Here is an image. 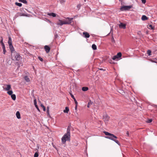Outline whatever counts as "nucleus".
Returning a JSON list of instances; mask_svg holds the SVG:
<instances>
[{
	"mask_svg": "<svg viewBox=\"0 0 157 157\" xmlns=\"http://www.w3.org/2000/svg\"><path fill=\"white\" fill-rule=\"evenodd\" d=\"M103 132L105 135L107 136L105 137L106 138L113 140L118 145H120V143L118 141L115 139L117 138V137L116 136H115L113 134L105 131H104Z\"/></svg>",
	"mask_w": 157,
	"mask_h": 157,
	"instance_id": "obj_1",
	"label": "nucleus"
},
{
	"mask_svg": "<svg viewBox=\"0 0 157 157\" xmlns=\"http://www.w3.org/2000/svg\"><path fill=\"white\" fill-rule=\"evenodd\" d=\"M71 135L65 133L62 138V142L63 144H65L67 141H70Z\"/></svg>",
	"mask_w": 157,
	"mask_h": 157,
	"instance_id": "obj_2",
	"label": "nucleus"
},
{
	"mask_svg": "<svg viewBox=\"0 0 157 157\" xmlns=\"http://www.w3.org/2000/svg\"><path fill=\"white\" fill-rule=\"evenodd\" d=\"M132 8V6H123L121 7L120 10L121 11L129 10Z\"/></svg>",
	"mask_w": 157,
	"mask_h": 157,
	"instance_id": "obj_3",
	"label": "nucleus"
},
{
	"mask_svg": "<svg viewBox=\"0 0 157 157\" xmlns=\"http://www.w3.org/2000/svg\"><path fill=\"white\" fill-rule=\"evenodd\" d=\"M13 56L14 57L15 59L16 60L19 61L21 59V57L20 54L16 52H13Z\"/></svg>",
	"mask_w": 157,
	"mask_h": 157,
	"instance_id": "obj_4",
	"label": "nucleus"
},
{
	"mask_svg": "<svg viewBox=\"0 0 157 157\" xmlns=\"http://www.w3.org/2000/svg\"><path fill=\"white\" fill-rule=\"evenodd\" d=\"M122 54L120 52H118L117 53L116 55L113 56L112 59L113 60H115L117 61L118 60V58L121 56Z\"/></svg>",
	"mask_w": 157,
	"mask_h": 157,
	"instance_id": "obj_5",
	"label": "nucleus"
},
{
	"mask_svg": "<svg viewBox=\"0 0 157 157\" xmlns=\"http://www.w3.org/2000/svg\"><path fill=\"white\" fill-rule=\"evenodd\" d=\"M109 117L107 114H104L103 116V119L104 121L106 123L109 121Z\"/></svg>",
	"mask_w": 157,
	"mask_h": 157,
	"instance_id": "obj_6",
	"label": "nucleus"
},
{
	"mask_svg": "<svg viewBox=\"0 0 157 157\" xmlns=\"http://www.w3.org/2000/svg\"><path fill=\"white\" fill-rule=\"evenodd\" d=\"M68 20H66V21H64V23H67L65 24H69L71 23V21L73 19V18H67Z\"/></svg>",
	"mask_w": 157,
	"mask_h": 157,
	"instance_id": "obj_7",
	"label": "nucleus"
},
{
	"mask_svg": "<svg viewBox=\"0 0 157 157\" xmlns=\"http://www.w3.org/2000/svg\"><path fill=\"white\" fill-rule=\"evenodd\" d=\"M83 37L86 38H88L90 36V34L87 32H83Z\"/></svg>",
	"mask_w": 157,
	"mask_h": 157,
	"instance_id": "obj_8",
	"label": "nucleus"
},
{
	"mask_svg": "<svg viewBox=\"0 0 157 157\" xmlns=\"http://www.w3.org/2000/svg\"><path fill=\"white\" fill-rule=\"evenodd\" d=\"M44 49L46 53H48L50 52V48L49 46L48 45L45 46Z\"/></svg>",
	"mask_w": 157,
	"mask_h": 157,
	"instance_id": "obj_9",
	"label": "nucleus"
},
{
	"mask_svg": "<svg viewBox=\"0 0 157 157\" xmlns=\"http://www.w3.org/2000/svg\"><path fill=\"white\" fill-rule=\"evenodd\" d=\"M119 26L120 28L125 29L126 28V25L122 23H120V24L119 25Z\"/></svg>",
	"mask_w": 157,
	"mask_h": 157,
	"instance_id": "obj_10",
	"label": "nucleus"
},
{
	"mask_svg": "<svg viewBox=\"0 0 157 157\" xmlns=\"http://www.w3.org/2000/svg\"><path fill=\"white\" fill-rule=\"evenodd\" d=\"M9 45L10 49L11 51L12 54V53H13V52H14L13 47V46L12 45V44H11V45L9 44ZM12 56L13 55V54H12Z\"/></svg>",
	"mask_w": 157,
	"mask_h": 157,
	"instance_id": "obj_11",
	"label": "nucleus"
},
{
	"mask_svg": "<svg viewBox=\"0 0 157 157\" xmlns=\"http://www.w3.org/2000/svg\"><path fill=\"white\" fill-rule=\"evenodd\" d=\"M59 22L58 23H57V24L58 25H62L63 24H66L67 23H64V21H62L60 20H59Z\"/></svg>",
	"mask_w": 157,
	"mask_h": 157,
	"instance_id": "obj_12",
	"label": "nucleus"
},
{
	"mask_svg": "<svg viewBox=\"0 0 157 157\" xmlns=\"http://www.w3.org/2000/svg\"><path fill=\"white\" fill-rule=\"evenodd\" d=\"M69 93H70L71 98L74 99V101H75V104H78V102L76 100L75 98L74 97V96L71 92H70Z\"/></svg>",
	"mask_w": 157,
	"mask_h": 157,
	"instance_id": "obj_13",
	"label": "nucleus"
},
{
	"mask_svg": "<svg viewBox=\"0 0 157 157\" xmlns=\"http://www.w3.org/2000/svg\"><path fill=\"white\" fill-rule=\"evenodd\" d=\"M6 87L4 88L5 90L7 91L9 90L11 88V85H6Z\"/></svg>",
	"mask_w": 157,
	"mask_h": 157,
	"instance_id": "obj_14",
	"label": "nucleus"
},
{
	"mask_svg": "<svg viewBox=\"0 0 157 157\" xmlns=\"http://www.w3.org/2000/svg\"><path fill=\"white\" fill-rule=\"evenodd\" d=\"M70 127H71V125H69L68 126L67 128V133H66L67 134H68L71 135V134H70Z\"/></svg>",
	"mask_w": 157,
	"mask_h": 157,
	"instance_id": "obj_15",
	"label": "nucleus"
},
{
	"mask_svg": "<svg viewBox=\"0 0 157 157\" xmlns=\"http://www.w3.org/2000/svg\"><path fill=\"white\" fill-rule=\"evenodd\" d=\"M148 19V17H147L146 16L144 15H143L141 17V19L143 21H146Z\"/></svg>",
	"mask_w": 157,
	"mask_h": 157,
	"instance_id": "obj_16",
	"label": "nucleus"
},
{
	"mask_svg": "<svg viewBox=\"0 0 157 157\" xmlns=\"http://www.w3.org/2000/svg\"><path fill=\"white\" fill-rule=\"evenodd\" d=\"M34 105L35 107L39 111H40L39 109L38 108V107L36 104V99H35V100H34Z\"/></svg>",
	"mask_w": 157,
	"mask_h": 157,
	"instance_id": "obj_17",
	"label": "nucleus"
},
{
	"mask_svg": "<svg viewBox=\"0 0 157 157\" xmlns=\"http://www.w3.org/2000/svg\"><path fill=\"white\" fill-rule=\"evenodd\" d=\"M16 116L18 119L21 118L20 114V112L18 111L16 113Z\"/></svg>",
	"mask_w": 157,
	"mask_h": 157,
	"instance_id": "obj_18",
	"label": "nucleus"
},
{
	"mask_svg": "<svg viewBox=\"0 0 157 157\" xmlns=\"http://www.w3.org/2000/svg\"><path fill=\"white\" fill-rule=\"evenodd\" d=\"M48 15L50 16H52L53 17H55L56 16V14L53 13H48Z\"/></svg>",
	"mask_w": 157,
	"mask_h": 157,
	"instance_id": "obj_19",
	"label": "nucleus"
},
{
	"mask_svg": "<svg viewBox=\"0 0 157 157\" xmlns=\"http://www.w3.org/2000/svg\"><path fill=\"white\" fill-rule=\"evenodd\" d=\"M24 79L27 82H29L30 81V79L29 78L28 76H26L24 77Z\"/></svg>",
	"mask_w": 157,
	"mask_h": 157,
	"instance_id": "obj_20",
	"label": "nucleus"
},
{
	"mask_svg": "<svg viewBox=\"0 0 157 157\" xmlns=\"http://www.w3.org/2000/svg\"><path fill=\"white\" fill-rule=\"evenodd\" d=\"M8 44L11 45V44H12V39L11 38L10 36L9 37V40L8 41Z\"/></svg>",
	"mask_w": 157,
	"mask_h": 157,
	"instance_id": "obj_21",
	"label": "nucleus"
},
{
	"mask_svg": "<svg viewBox=\"0 0 157 157\" xmlns=\"http://www.w3.org/2000/svg\"><path fill=\"white\" fill-rule=\"evenodd\" d=\"M69 111V109L67 107H65V109L63 110V112L64 113H67Z\"/></svg>",
	"mask_w": 157,
	"mask_h": 157,
	"instance_id": "obj_22",
	"label": "nucleus"
},
{
	"mask_svg": "<svg viewBox=\"0 0 157 157\" xmlns=\"http://www.w3.org/2000/svg\"><path fill=\"white\" fill-rule=\"evenodd\" d=\"M147 27L148 29H155L154 27H153L152 25H150L147 26Z\"/></svg>",
	"mask_w": 157,
	"mask_h": 157,
	"instance_id": "obj_23",
	"label": "nucleus"
},
{
	"mask_svg": "<svg viewBox=\"0 0 157 157\" xmlns=\"http://www.w3.org/2000/svg\"><path fill=\"white\" fill-rule=\"evenodd\" d=\"M88 90V88L86 87H82V90L84 91H87Z\"/></svg>",
	"mask_w": 157,
	"mask_h": 157,
	"instance_id": "obj_24",
	"label": "nucleus"
},
{
	"mask_svg": "<svg viewBox=\"0 0 157 157\" xmlns=\"http://www.w3.org/2000/svg\"><path fill=\"white\" fill-rule=\"evenodd\" d=\"M11 97L12 99L13 100H15L16 98V95L14 94H12L11 95Z\"/></svg>",
	"mask_w": 157,
	"mask_h": 157,
	"instance_id": "obj_25",
	"label": "nucleus"
},
{
	"mask_svg": "<svg viewBox=\"0 0 157 157\" xmlns=\"http://www.w3.org/2000/svg\"><path fill=\"white\" fill-rule=\"evenodd\" d=\"M92 49L94 50L97 49V46L95 44H93L92 45Z\"/></svg>",
	"mask_w": 157,
	"mask_h": 157,
	"instance_id": "obj_26",
	"label": "nucleus"
},
{
	"mask_svg": "<svg viewBox=\"0 0 157 157\" xmlns=\"http://www.w3.org/2000/svg\"><path fill=\"white\" fill-rule=\"evenodd\" d=\"M37 151L35 152L34 155V157H38L39 155L38 149H37Z\"/></svg>",
	"mask_w": 157,
	"mask_h": 157,
	"instance_id": "obj_27",
	"label": "nucleus"
},
{
	"mask_svg": "<svg viewBox=\"0 0 157 157\" xmlns=\"http://www.w3.org/2000/svg\"><path fill=\"white\" fill-rule=\"evenodd\" d=\"M19 1L24 4H27V2L26 0H19Z\"/></svg>",
	"mask_w": 157,
	"mask_h": 157,
	"instance_id": "obj_28",
	"label": "nucleus"
},
{
	"mask_svg": "<svg viewBox=\"0 0 157 157\" xmlns=\"http://www.w3.org/2000/svg\"><path fill=\"white\" fill-rule=\"evenodd\" d=\"M15 4L17 6H18L19 7H21L22 6V4L21 3H18L17 2H16Z\"/></svg>",
	"mask_w": 157,
	"mask_h": 157,
	"instance_id": "obj_29",
	"label": "nucleus"
},
{
	"mask_svg": "<svg viewBox=\"0 0 157 157\" xmlns=\"http://www.w3.org/2000/svg\"><path fill=\"white\" fill-rule=\"evenodd\" d=\"M93 103V102L91 101H90L88 103V104H87V107L88 108H89L90 107V105H92Z\"/></svg>",
	"mask_w": 157,
	"mask_h": 157,
	"instance_id": "obj_30",
	"label": "nucleus"
},
{
	"mask_svg": "<svg viewBox=\"0 0 157 157\" xmlns=\"http://www.w3.org/2000/svg\"><path fill=\"white\" fill-rule=\"evenodd\" d=\"M7 93L9 95H11L12 94L13 92L12 90H8V91L7 92Z\"/></svg>",
	"mask_w": 157,
	"mask_h": 157,
	"instance_id": "obj_31",
	"label": "nucleus"
},
{
	"mask_svg": "<svg viewBox=\"0 0 157 157\" xmlns=\"http://www.w3.org/2000/svg\"><path fill=\"white\" fill-rule=\"evenodd\" d=\"M137 34L140 36H143L142 35L141 32L140 31H139L137 32Z\"/></svg>",
	"mask_w": 157,
	"mask_h": 157,
	"instance_id": "obj_32",
	"label": "nucleus"
},
{
	"mask_svg": "<svg viewBox=\"0 0 157 157\" xmlns=\"http://www.w3.org/2000/svg\"><path fill=\"white\" fill-rule=\"evenodd\" d=\"M47 113L49 115V108L48 106L47 108Z\"/></svg>",
	"mask_w": 157,
	"mask_h": 157,
	"instance_id": "obj_33",
	"label": "nucleus"
},
{
	"mask_svg": "<svg viewBox=\"0 0 157 157\" xmlns=\"http://www.w3.org/2000/svg\"><path fill=\"white\" fill-rule=\"evenodd\" d=\"M41 106L43 108L44 111H45L46 110L45 107L44 106V105L42 104H41Z\"/></svg>",
	"mask_w": 157,
	"mask_h": 157,
	"instance_id": "obj_34",
	"label": "nucleus"
},
{
	"mask_svg": "<svg viewBox=\"0 0 157 157\" xmlns=\"http://www.w3.org/2000/svg\"><path fill=\"white\" fill-rule=\"evenodd\" d=\"M151 61L153 62H154L157 63V59L156 58H155L151 60Z\"/></svg>",
	"mask_w": 157,
	"mask_h": 157,
	"instance_id": "obj_35",
	"label": "nucleus"
},
{
	"mask_svg": "<svg viewBox=\"0 0 157 157\" xmlns=\"http://www.w3.org/2000/svg\"><path fill=\"white\" fill-rule=\"evenodd\" d=\"M147 53L148 56H150L151 55V51L149 50H148L147 51Z\"/></svg>",
	"mask_w": 157,
	"mask_h": 157,
	"instance_id": "obj_36",
	"label": "nucleus"
},
{
	"mask_svg": "<svg viewBox=\"0 0 157 157\" xmlns=\"http://www.w3.org/2000/svg\"><path fill=\"white\" fill-rule=\"evenodd\" d=\"M29 15V14H25L24 13H22L20 15V16L27 17V16H28V15Z\"/></svg>",
	"mask_w": 157,
	"mask_h": 157,
	"instance_id": "obj_37",
	"label": "nucleus"
},
{
	"mask_svg": "<svg viewBox=\"0 0 157 157\" xmlns=\"http://www.w3.org/2000/svg\"><path fill=\"white\" fill-rule=\"evenodd\" d=\"M152 119H148L147 120V123H151V122L152 121Z\"/></svg>",
	"mask_w": 157,
	"mask_h": 157,
	"instance_id": "obj_38",
	"label": "nucleus"
},
{
	"mask_svg": "<svg viewBox=\"0 0 157 157\" xmlns=\"http://www.w3.org/2000/svg\"><path fill=\"white\" fill-rule=\"evenodd\" d=\"M111 41L113 43H114L115 42L113 36H112V37L111 38Z\"/></svg>",
	"mask_w": 157,
	"mask_h": 157,
	"instance_id": "obj_39",
	"label": "nucleus"
},
{
	"mask_svg": "<svg viewBox=\"0 0 157 157\" xmlns=\"http://www.w3.org/2000/svg\"><path fill=\"white\" fill-rule=\"evenodd\" d=\"M119 92L121 93V94H122V95H124V91L122 90H120V91Z\"/></svg>",
	"mask_w": 157,
	"mask_h": 157,
	"instance_id": "obj_40",
	"label": "nucleus"
},
{
	"mask_svg": "<svg viewBox=\"0 0 157 157\" xmlns=\"http://www.w3.org/2000/svg\"><path fill=\"white\" fill-rule=\"evenodd\" d=\"M3 38H2V39H1L0 42V43L2 45L4 44V43L3 42Z\"/></svg>",
	"mask_w": 157,
	"mask_h": 157,
	"instance_id": "obj_41",
	"label": "nucleus"
},
{
	"mask_svg": "<svg viewBox=\"0 0 157 157\" xmlns=\"http://www.w3.org/2000/svg\"><path fill=\"white\" fill-rule=\"evenodd\" d=\"M38 59H39L41 61H43V59L40 56H39L38 57Z\"/></svg>",
	"mask_w": 157,
	"mask_h": 157,
	"instance_id": "obj_42",
	"label": "nucleus"
},
{
	"mask_svg": "<svg viewBox=\"0 0 157 157\" xmlns=\"http://www.w3.org/2000/svg\"><path fill=\"white\" fill-rule=\"evenodd\" d=\"M2 48L3 50H6L5 45L4 44V45H2Z\"/></svg>",
	"mask_w": 157,
	"mask_h": 157,
	"instance_id": "obj_43",
	"label": "nucleus"
},
{
	"mask_svg": "<svg viewBox=\"0 0 157 157\" xmlns=\"http://www.w3.org/2000/svg\"><path fill=\"white\" fill-rule=\"evenodd\" d=\"M142 3L145 4L146 2V0H141Z\"/></svg>",
	"mask_w": 157,
	"mask_h": 157,
	"instance_id": "obj_44",
	"label": "nucleus"
},
{
	"mask_svg": "<svg viewBox=\"0 0 157 157\" xmlns=\"http://www.w3.org/2000/svg\"><path fill=\"white\" fill-rule=\"evenodd\" d=\"M77 105L78 104H75V110H76L77 109Z\"/></svg>",
	"mask_w": 157,
	"mask_h": 157,
	"instance_id": "obj_45",
	"label": "nucleus"
},
{
	"mask_svg": "<svg viewBox=\"0 0 157 157\" xmlns=\"http://www.w3.org/2000/svg\"><path fill=\"white\" fill-rule=\"evenodd\" d=\"M126 135L127 136H129V133L128 131H127L126 132Z\"/></svg>",
	"mask_w": 157,
	"mask_h": 157,
	"instance_id": "obj_46",
	"label": "nucleus"
},
{
	"mask_svg": "<svg viewBox=\"0 0 157 157\" xmlns=\"http://www.w3.org/2000/svg\"><path fill=\"white\" fill-rule=\"evenodd\" d=\"M37 149H36V150H37V149L38 150V149H39V145L38 144L37 145Z\"/></svg>",
	"mask_w": 157,
	"mask_h": 157,
	"instance_id": "obj_47",
	"label": "nucleus"
},
{
	"mask_svg": "<svg viewBox=\"0 0 157 157\" xmlns=\"http://www.w3.org/2000/svg\"><path fill=\"white\" fill-rule=\"evenodd\" d=\"M6 52V50H3V52L4 54H5Z\"/></svg>",
	"mask_w": 157,
	"mask_h": 157,
	"instance_id": "obj_48",
	"label": "nucleus"
},
{
	"mask_svg": "<svg viewBox=\"0 0 157 157\" xmlns=\"http://www.w3.org/2000/svg\"><path fill=\"white\" fill-rule=\"evenodd\" d=\"M99 70H103V71L104 70L102 68L99 69Z\"/></svg>",
	"mask_w": 157,
	"mask_h": 157,
	"instance_id": "obj_49",
	"label": "nucleus"
},
{
	"mask_svg": "<svg viewBox=\"0 0 157 157\" xmlns=\"http://www.w3.org/2000/svg\"><path fill=\"white\" fill-rule=\"evenodd\" d=\"M112 62V61L111 60V62H110V63H113V62Z\"/></svg>",
	"mask_w": 157,
	"mask_h": 157,
	"instance_id": "obj_50",
	"label": "nucleus"
},
{
	"mask_svg": "<svg viewBox=\"0 0 157 157\" xmlns=\"http://www.w3.org/2000/svg\"><path fill=\"white\" fill-rule=\"evenodd\" d=\"M85 2H86V0H84Z\"/></svg>",
	"mask_w": 157,
	"mask_h": 157,
	"instance_id": "obj_51",
	"label": "nucleus"
}]
</instances>
